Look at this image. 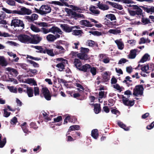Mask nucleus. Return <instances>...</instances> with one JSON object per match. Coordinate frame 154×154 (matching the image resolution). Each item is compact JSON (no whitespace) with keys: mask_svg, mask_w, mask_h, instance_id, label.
I'll list each match as a JSON object with an SVG mask.
<instances>
[{"mask_svg":"<svg viewBox=\"0 0 154 154\" xmlns=\"http://www.w3.org/2000/svg\"><path fill=\"white\" fill-rule=\"evenodd\" d=\"M55 48L59 49V50L54 49V50L53 49L48 48L46 47H44V49L43 54L46 53L50 56L54 57L55 55H58L60 54H63L64 53L65 49L62 46L57 45Z\"/></svg>","mask_w":154,"mask_h":154,"instance_id":"1","label":"nucleus"},{"mask_svg":"<svg viewBox=\"0 0 154 154\" xmlns=\"http://www.w3.org/2000/svg\"><path fill=\"white\" fill-rule=\"evenodd\" d=\"M89 50L88 48L81 47V52L77 54V56L80 59L85 60H88L90 57L87 53L89 51Z\"/></svg>","mask_w":154,"mask_h":154,"instance_id":"2","label":"nucleus"},{"mask_svg":"<svg viewBox=\"0 0 154 154\" xmlns=\"http://www.w3.org/2000/svg\"><path fill=\"white\" fill-rule=\"evenodd\" d=\"M35 10L37 13L43 15L50 13L51 11V8L48 5H43L40 7L39 9L35 8Z\"/></svg>","mask_w":154,"mask_h":154,"instance_id":"3","label":"nucleus"},{"mask_svg":"<svg viewBox=\"0 0 154 154\" xmlns=\"http://www.w3.org/2000/svg\"><path fill=\"white\" fill-rule=\"evenodd\" d=\"M11 26L15 27H21L22 28V29L24 28V24L23 21L19 19L18 17L13 18V19L11 21Z\"/></svg>","mask_w":154,"mask_h":154,"instance_id":"4","label":"nucleus"},{"mask_svg":"<svg viewBox=\"0 0 154 154\" xmlns=\"http://www.w3.org/2000/svg\"><path fill=\"white\" fill-rule=\"evenodd\" d=\"M42 94H40V96L43 97V95L45 99L47 100H50L51 99V96L49 91L47 87H44L42 88L41 90Z\"/></svg>","mask_w":154,"mask_h":154,"instance_id":"5","label":"nucleus"},{"mask_svg":"<svg viewBox=\"0 0 154 154\" xmlns=\"http://www.w3.org/2000/svg\"><path fill=\"white\" fill-rule=\"evenodd\" d=\"M18 40L21 42L29 44L30 43V37L25 34H20L17 36Z\"/></svg>","mask_w":154,"mask_h":154,"instance_id":"6","label":"nucleus"},{"mask_svg":"<svg viewBox=\"0 0 154 154\" xmlns=\"http://www.w3.org/2000/svg\"><path fill=\"white\" fill-rule=\"evenodd\" d=\"M144 88L142 85H136L133 89V94L136 96L138 95H142L143 93Z\"/></svg>","mask_w":154,"mask_h":154,"instance_id":"7","label":"nucleus"},{"mask_svg":"<svg viewBox=\"0 0 154 154\" xmlns=\"http://www.w3.org/2000/svg\"><path fill=\"white\" fill-rule=\"evenodd\" d=\"M14 13H15V14H17L20 15H29L31 14L32 11L29 9L25 7H22L20 8V10H15Z\"/></svg>","mask_w":154,"mask_h":154,"instance_id":"8","label":"nucleus"},{"mask_svg":"<svg viewBox=\"0 0 154 154\" xmlns=\"http://www.w3.org/2000/svg\"><path fill=\"white\" fill-rule=\"evenodd\" d=\"M30 43L37 44L40 43L42 39V38L39 36L38 34L32 35H31Z\"/></svg>","mask_w":154,"mask_h":154,"instance_id":"9","label":"nucleus"},{"mask_svg":"<svg viewBox=\"0 0 154 154\" xmlns=\"http://www.w3.org/2000/svg\"><path fill=\"white\" fill-rule=\"evenodd\" d=\"M141 69L144 73H148L149 72L147 71L148 69L153 70L154 69V64L151 63L146 65H142L141 66Z\"/></svg>","mask_w":154,"mask_h":154,"instance_id":"10","label":"nucleus"},{"mask_svg":"<svg viewBox=\"0 0 154 154\" xmlns=\"http://www.w3.org/2000/svg\"><path fill=\"white\" fill-rule=\"evenodd\" d=\"M69 13L70 15L72 16L73 18L76 20L79 18L83 17L84 18V15L77 13L76 12L73 11L71 9L69 10Z\"/></svg>","mask_w":154,"mask_h":154,"instance_id":"11","label":"nucleus"},{"mask_svg":"<svg viewBox=\"0 0 154 154\" xmlns=\"http://www.w3.org/2000/svg\"><path fill=\"white\" fill-rule=\"evenodd\" d=\"M50 32H51L54 34L56 33L61 35L63 33V32L61 30L57 27L55 26H53L50 28Z\"/></svg>","mask_w":154,"mask_h":154,"instance_id":"12","label":"nucleus"},{"mask_svg":"<svg viewBox=\"0 0 154 154\" xmlns=\"http://www.w3.org/2000/svg\"><path fill=\"white\" fill-rule=\"evenodd\" d=\"M60 27L66 32H70L72 31V26L70 27L67 24H61Z\"/></svg>","mask_w":154,"mask_h":154,"instance_id":"13","label":"nucleus"},{"mask_svg":"<svg viewBox=\"0 0 154 154\" xmlns=\"http://www.w3.org/2000/svg\"><path fill=\"white\" fill-rule=\"evenodd\" d=\"M91 68V66L90 65L88 64H86L81 66V67L79 68L78 69L80 71H82L85 72H89Z\"/></svg>","mask_w":154,"mask_h":154,"instance_id":"14","label":"nucleus"},{"mask_svg":"<svg viewBox=\"0 0 154 154\" xmlns=\"http://www.w3.org/2000/svg\"><path fill=\"white\" fill-rule=\"evenodd\" d=\"M132 10H135L136 15L139 16L143 14L142 10L137 5H133L132 6Z\"/></svg>","mask_w":154,"mask_h":154,"instance_id":"15","label":"nucleus"},{"mask_svg":"<svg viewBox=\"0 0 154 154\" xmlns=\"http://www.w3.org/2000/svg\"><path fill=\"white\" fill-rule=\"evenodd\" d=\"M80 24L83 26L91 27L94 26V24L91 23L88 20H82L80 21Z\"/></svg>","mask_w":154,"mask_h":154,"instance_id":"16","label":"nucleus"},{"mask_svg":"<svg viewBox=\"0 0 154 154\" xmlns=\"http://www.w3.org/2000/svg\"><path fill=\"white\" fill-rule=\"evenodd\" d=\"M26 88V93L29 97H32L33 96V90L32 87H28L26 85H25Z\"/></svg>","mask_w":154,"mask_h":154,"instance_id":"17","label":"nucleus"},{"mask_svg":"<svg viewBox=\"0 0 154 154\" xmlns=\"http://www.w3.org/2000/svg\"><path fill=\"white\" fill-rule=\"evenodd\" d=\"M106 3L107 4H108L112 6L114 8L118 9L120 10H122L123 9L122 5L117 4L116 3H114L113 2H111L109 1H106Z\"/></svg>","mask_w":154,"mask_h":154,"instance_id":"18","label":"nucleus"},{"mask_svg":"<svg viewBox=\"0 0 154 154\" xmlns=\"http://www.w3.org/2000/svg\"><path fill=\"white\" fill-rule=\"evenodd\" d=\"M137 49H132L131 50L130 52L128 55V58L131 59H134L136 55V52H137Z\"/></svg>","mask_w":154,"mask_h":154,"instance_id":"19","label":"nucleus"},{"mask_svg":"<svg viewBox=\"0 0 154 154\" xmlns=\"http://www.w3.org/2000/svg\"><path fill=\"white\" fill-rule=\"evenodd\" d=\"M134 100H129L128 99H123L122 101L124 104L128 106H131L134 104Z\"/></svg>","mask_w":154,"mask_h":154,"instance_id":"20","label":"nucleus"},{"mask_svg":"<svg viewBox=\"0 0 154 154\" xmlns=\"http://www.w3.org/2000/svg\"><path fill=\"white\" fill-rule=\"evenodd\" d=\"M92 105L94 106V111L96 114H98L101 112V109L100 104L93 103Z\"/></svg>","mask_w":154,"mask_h":154,"instance_id":"21","label":"nucleus"},{"mask_svg":"<svg viewBox=\"0 0 154 154\" xmlns=\"http://www.w3.org/2000/svg\"><path fill=\"white\" fill-rule=\"evenodd\" d=\"M104 74L102 75V81L103 82H106L109 81L110 79V77L108 75V72H105Z\"/></svg>","mask_w":154,"mask_h":154,"instance_id":"22","label":"nucleus"},{"mask_svg":"<svg viewBox=\"0 0 154 154\" xmlns=\"http://www.w3.org/2000/svg\"><path fill=\"white\" fill-rule=\"evenodd\" d=\"M73 63L74 66L78 69L79 68L81 67L82 65L81 61L79 59L77 58L74 59Z\"/></svg>","mask_w":154,"mask_h":154,"instance_id":"23","label":"nucleus"},{"mask_svg":"<svg viewBox=\"0 0 154 154\" xmlns=\"http://www.w3.org/2000/svg\"><path fill=\"white\" fill-rule=\"evenodd\" d=\"M118 48L121 50H122L124 48V44L123 43L119 40H116L115 41Z\"/></svg>","mask_w":154,"mask_h":154,"instance_id":"24","label":"nucleus"},{"mask_svg":"<svg viewBox=\"0 0 154 154\" xmlns=\"http://www.w3.org/2000/svg\"><path fill=\"white\" fill-rule=\"evenodd\" d=\"M66 62H63L58 63L56 66L59 69V70L61 71L65 69Z\"/></svg>","mask_w":154,"mask_h":154,"instance_id":"25","label":"nucleus"},{"mask_svg":"<svg viewBox=\"0 0 154 154\" xmlns=\"http://www.w3.org/2000/svg\"><path fill=\"white\" fill-rule=\"evenodd\" d=\"M91 136L94 139H97L99 136L98 132L97 129H94L91 131Z\"/></svg>","mask_w":154,"mask_h":154,"instance_id":"26","label":"nucleus"},{"mask_svg":"<svg viewBox=\"0 0 154 154\" xmlns=\"http://www.w3.org/2000/svg\"><path fill=\"white\" fill-rule=\"evenodd\" d=\"M118 125L121 128L125 130L128 131L129 130V128L127 127L126 126L120 121H118L117 122Z\"/></svg>","mask_w":154,"mask_h":154,"instance_id":"27","label":"nucleus"},{"mask_svg":"<svg viewBox=\"0 0 154 154\" xmlns=\"http://www.w3.org/2000/svg\"><path fill=\"white\" fill-rule=\"evenodd\" d=\"M46 38L48 41L51 42H54L56 39L54 35L51 34H49L47 35Z\"/></svg>","mask_w":154,"mask_h":154,"instance_id":"28","label":"nucleus"},{"mask_svg":"<svg viewBox=\"0 0 154 154\" xmlns=\"http://www.w3.org/2000/svg\"><path fill=\"white\" fill-rule=\"evenodd\" d=\"M149 57V55L148 54H145L142 57L138 63H144L146 61Z\"/></svg>","mask_w":154,"mask_h":154,"instance_id":"29","label":"nucleus"},{"mask_svg":"<svg viewBox=\"0 0 154 154\" xmlns=\"http://www.w3.org/2000/svg\"><path fill=\"white\" fill-rule=\"evenodd\" d=\"M32 47L38 51H36V52L38 53H40L43 54V51L44 49V47L42 48V46H32Z\"/></svg>","mask_w":154,"mask_h":154,"instance_id":"30","label":"nucleus"},{"mask_svg":"<svg viewBox=\"0 0 154 154\" xmlns=\"http://www.w3.org/2000/svg\"><path fill=\"white\" fill-rule=\"evenodd\" d=\"M30 28L32 31L35 32H40V29L32 24H30Z\"/></svg>","mask_w":154,"mask_h":154,"instance_id":"31","label":"nucleus"},{"mask_svg":"<svg viewBox=\"0 0 154 154\" xmlns=\"http://www.w3.org/2000/svg\"><path fill=\"white\" fill-rule=\"evenodd\" d=\"M80 127L79 125H74L70 127L69 129L68 132H71V131L74 130H78L79 129Z\"/></svg>","mask_w":154,"mask_h":154,"instance_id":"32","label":"nucleus"},{"mask_svg":"<svg viewBox=\"0 0 154 154\" xmlns=\"http://www.w3.org/2000/svg\"><path fill=\"white\" fill-rule=\"evenodd\" d=\"M75 85L78 87L77 90L79 92L82 93L83 91L84 88L83 86L80 84L78 83H76L75 84Z\"/></svg>","mask_w":154,"mask_h":154,"instance_id":"33","label":"nucleus"},{"mask_svg":"<svg viewBox=\"0 0 154 154\" xmlns=\"http://www.w3.org/2000/svg\"><path fill=\"white\" fill-rule=\"evenodd\" d=\"M72 34L75 35H81L83 33V32L82 30H75L72 31Z\"/></svg>","mask_w":154,"mask_h":154,"instance_id":"34","label":"nucleus"},{"mask_svg":"<svg viewBox=\"0 0 154 154\" xmlns=\"http://www.w3.org/2000/svg\"><path fill=\"white\" fill-rule=\"evenodd\" d=\"M5 70L8 71L9 72H12L16 75H17L18 73L16 69L11 67L7 68H5Z\"/></svg>","mask_w":154,"mask_h":154,"instance_id":"35","label":"nucleus"},{"mask_svg":"<svg viewBox=\"0 0 154 154\" xmlns=\"http://www.w3.org/2000/svg\"><path fill=\"white\" fill-rule=\"evenodd\" d=\"M0 65L2 66H5L7 65L6 61L2 57L0 56Z\"/></svg>","mask_w":154,"mask_h":154,"instance_id":"36","label":"nucleus"},{"mask_svg":"<svg viewBox=\"0 0 154 154\" xmlns=\"http://www.w3.org/2000/svg\"><path fill=\"white\" fill-rule=\"evenodd\" d=\"M26 125V122H24L23 124L21 125V127L22 130L25 133H27L28 131V130L27 128V126Z\"/></svg>","mask_w":154,"mask_h":154,"instance_id":"37","label":"nucleus"},{"mask_svg":"<svg viewBox=\"0 0 154 154\" xmlns=\"http://www.w3.org/2000/svg\"><path fill=\"white\" fill-rule=\"evenodd\" d=\"M143 17L142 18L141 21L143 25H146L151 23L150 22V20L149 19L144 18L143 15Z\"/></svg>","mask_w":154,"mask_h":154,"instance_id":"38","label":"nucleus"},{"mask_svg":"<svg viewBox=\"0 0 154 154\" xmlns=\"http://www.w3.org/2000/svg\"><path fill=\"white\" fill-rule=\"evenodd\" d=\"M98 8L100 10L103 11L107 10L109 8L108 5L103 4H101L100 5H99Z\"/></svg>","mask_w":154,"mask_h":154,"instance_id":"39","label":"nucleus"},{"mask_svg":"<svg viewBox=\"0 0 154 154\" xmlns=\"http://www.w3.org/2000/svg\"><path fill=\"white\" fill-rule=\"evenodd\" d=\"M27 82L28 84H32L34 85H37V84L34 79L30 78L28 79Z\"/></svg>","mask_w":154,"mask_h":154,"instance_id":"40","label":"nucleus"},{"mask_svg":"<svg viewBox=\"0 0 154 154\" xmlns=\"http://www.w3.org/2000/svg\"><path fill=\"white\" fill-rule=\"evenodd\" d=\"M106 17L109 19H110L111 21L116 20V17L115 15L112 14H110L106 15Z\"/></svg>","mask_w":154,"mask_h":154,"instance_id":"41","label":"nucleus"},{"mask_svg":"<svg viewBox=\"0 0 154 154\" xmlns=\"http://www.w3.org/2000/svg\"><path fill=\"white\" fill-rule=\"evenodd\" d=\"M89 32L95 36H99L102 35V33L98 31H90Z\"/></svg>","mask_w":154,"mask_h":154,"instance_id":"42","label":"nucleus"},{"mask_svg":"<svg viewBox=\"0 0 154 154\" xmlns=\"http://www.w3.org/2000/svg\"><path fill=\"white\" fill-rule=\"evenodd\" d=\"M89 71H90V72L93 75H95L97 73V70L96 67H92L91 66V68H90Z\"/></svg>","mask_w":154,"mask_h":154,"instance_id":"43","label":"nucleus"},{"mask_svg":"<svg viewBox=\"0 0 154 154\" xmlns=\"http://www.w3.org/2000/svg\"><path fill=\"white\" fill-rule=\"evenodd\" d=\"M68 121L69 122H72L73 119H72L69 116H67L65 119L63 124H67L68 123Z\"/></svg>","mask_w":154,"mask_h":154,"instance_id":"44","label":"nucleus"},{"mask_svg":"<svg viewBox=\"0 0 154 154\" xmlns=\"http://www.w3.org/2000/svg\"><path fill=\"white\" fill-rule=\"evenodd\" d=\"M116 21L112 22L110 21L109 20H107L106 25L109 27H112L113 26L116 25Z\"/></svg>","mask_w":154,"mask_h":154,"instance_id":"45","label":"nucleus"},{"mask_svg":"<svg viewBox=\"0 0 154 154\" xmlns=\"http://www.w3.org/2000/svg\"><path fill=\"white\" fill-rule=\"evenodd\" d=\"M108 32L110 33L113 34H116L118 33H119L121 32V30H116L113 29H110L109 31Z\"/></svg>","mask_w":154,"mask_h":154,"instance_id":"46","label":"nucleus"},{"mask_svg":"<svg viewBox=\"0 0 154 154\" xmlns=\"http://www.w3.org/2000/svg\"><path fill=\"white\" fill-rule=\"evenodd\" d=\"M2 10L6 13L8 14H15V13H14L15 10L12 11L9 10L5 8H3Z\"/></svg>","mask_w":154,"mask_h":154,"instance_id":"47","label":"nucleus"},{"mask_svg":"<svg viewBox=\"0 0 154 154\" xmlns=\"http://www.w3.org/2000/svg\"><path fill=\"white\" fill-rule=\"evenodd\" d=\"M86 44L89 46L93 47L95 45V42L93 40H88Z\"/></svg>","mask_w":154,"mask_h":154,"instance_id":"48","label":"nucleus"},{"mask_svg":"<svg viewBox=\"0 0 154 154\" xmlns=\"http://www.w3.org/2000/svg\"><path fill=\"white\" fill-rule=\"evenodd\" d=\"M8 88L11 92L16 93L17 92V88H14V86H8Z\"/></svg>","mask_w":154,"mask_h":154,"instance_id":"49","label":"nucleus"},{"mask_svg":"<svg viewBox=\"0 0 154 154\" xmlns=\"http://www.w3.org/2000/svg\"><path fill=\"white\" fill-rule=\"evenodd\" d=\"M40 32H43L44 34H46L50 32V29H49L45 28L42 27L40 29Z\"/></svg>","mask_w":154,"mask_h":154,"instance_id":"50","label":"nucleus"},{"mask_svg":"<svg viewBox=\"0 0 154 154\" xmlns=\"http://www.w3.org/2000/svg\"><path fill=\"white\" fill-rule=\"evenodd\" d=\"M0 36L7 37H10L11 35L8 33H7L5 32H2L1 31H0Z\"/></svg>","mask_w":154,"mask_h":154,"instance_id":"51","label":"nucleus"},{"mask_svg":"<svg viewBox=\"0 0 154 154\" xmlns=\"http://www.w3.org/2000/svg\"><path fill=\"white\" fill-rule=\"evenodd\" d=\"M27 61L30 63L32 64L34 67H38V64L35 62L29 60H28Z\"/></svg>","mask_w":154,"mask_h":154,"instance_id":"52","label":"nucleus"},{"mask_svg":"<svg viewBox=\"0 0 154 154\" xmlns=\"http://www.w3.org/2000/svg\"><path fill=\"white\" fill-rule=\"evenodd\" d=\"M34 94L35 96L39 95V88L38 87H35L34 88Z\"/></svg>","mask_w":154,"mask_h":154,"instance_id":"53","label":"nucleus"},{"mask_svg":"<svg viewBox=\"0 0 154 154\" xmlns=\"http://www.w3.org/2000/svg\"><path fill=\"white\" fill-rule=\"evenodd\" d=\"M6 3L9 5L11 6L15 5V2L13 0H7Z\"/></svg>","mask_w":154,"mask_h":154,"instance_id":"54","label":"nucleus"},{"mask_svg":"<svg viewBox=\"0 0 154 154\" xmlns=\"http://www.w3.org/2000/svg\"><path fill=\"white\" fill-rule=\"evenodd\" d=\"M10 112H8L7 109H4V116L5 117H8L10 115Z\"/></svg>","mask_w":154,"mask_h":154,"instance_id":"55","label":"nucleus"},{"mask_svg":"<svg viewBox=\"0 0 154 154\" xmlns=\"http://www.w3.org/2000/svg\"><path fill=\"white\" fill-rule=\"evenodd\" d=\"M90 11L94 15H98L100 14V11L98 10L91 9Z\"/></svg>","mask_w":154,"mask_h":154,"instance_id":"56","label":"nucleus"},{"mask_svg":"<svg viewBox=\"0 0 154 154\" xmlns=\"http://www.w3.org/2000/svg\"><path fill=\"white\" fill-rule=\"evenodd\" d=\"M113 87L114 88H115L117 90L119 91L120 92L122 91L120 85L118 84H116L115 85H113Z\"/></svg>","mask_w":154,"mask_h":154,"instance_id":"57","label":"nucleus"},{"mask_svg":"<svg viewBox=\"0 0 154 154\" xmlns=\"http://www.w3.org/2000/svg\"><path fill=\"white\" fill-rule=\"evenodd\" d=\"M6 143V139L4 138L2 141L1 140L0 142V148H2L5 145Z\"/></svg>","mask_w":154,"mask_h":154,"instance_id":"58","label":"nucleus"},{"mask_svg":"<svg viewBox=\"0 0 154 154\" xmlns=\"http://www.w3.org/2000/svg\"><path fill=\"white\" fill-rule=\"evenodd\" d=\"M36 23V22L35 23L38 25L40 26L46 27L48 26V24L45 22H40L38 23Z\"/></svg>","mask_w":154,"mask_h":154,"instance_id":"59","label":"nucleus"},{"mask_svg":"<svg viewBox=\"0 0 154 154\" xmlns=\"http://www.w3.org/2000/svg\"><path fill=\"white\" fill-rule=\"evenodd\" d=\"M44 118L47 121H48L50 120V119L49 118L48 116V115L45 112H44L42 114Z\"/></svg>","mask_w":154,"mask_h":154,"instance_id":"60","label":"nucleus"},{"mask_svg":"<svg viewBox=\"0 0 154 154\" xmlns=\"http://www.w3.org/2000/svg\"><path fill=\"white\" fill-rule=\"evenodd\" d=\"M17 122V119L15 116L11 119V122L12 124L15 125Z\"/></svg>","mask_w":154,"mask_h":154,"instance_id":"61","label":"nucleus"},{"mask_svg":"<svg viewBox=\"0 0 154 154\" xmlns=\"http://www.w3.org/2000/svg\"><path fill=\"white\" fill-rule=\"evenodd\" d=\"M30 128H33L34 129H36L38 128V127L37 126L36 124L33 122H31L30 124Z\"/></svg>","mask_w":154,"mask_h":154,"instance_id":"62","label":"nucleus"},{"mask_svg":"<svg viewBox=\"0 0 154 154\" xmlns=\"http://www.w3.org/2000/svg\"><path fill=\"white\" fill-rule=\"evenodd\" d=\"M128 60L125 58H122L119 61L118 64H121L122 63H125Z\"/></svg>","mask_w":154,"mask_h":154,"instance_id":"63","label":"nucleus"},{"mask_svg":"<svg viewBox=\"0 0 154 154\" xmlns=\"http://www.w3.org/2000/svg\"><path fill=\"white\" fill-rule=\"evenodd\" d=\"M111 112L112 114H114L116 115L120 114V112L119 111L116 109H112L111 110Z\"/></svg>","mask_w":154,"mask_h":154,"instance_id":"64","label":"nucleus"}]
</instances>
